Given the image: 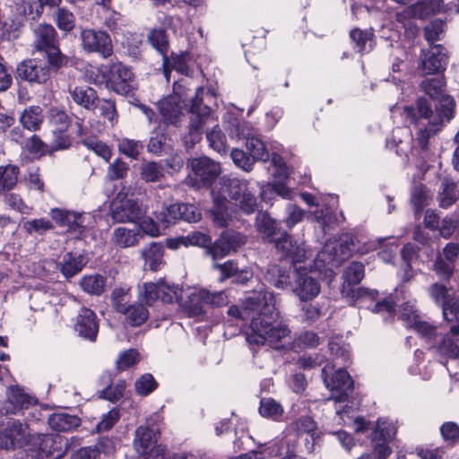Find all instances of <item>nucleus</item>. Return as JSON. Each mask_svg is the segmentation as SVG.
I'll list each match as a JSON object with an SVG mask.
<instances>
[{"instance_id":"25","label":"nucleus","mask_w":459,"mask_h":459,"mask_svg":"<svg viewBox=\"0 0 459 459\" xmlns=\"http://www.w3.org/2000/svg\"><path fill=\"white\" fill-rule=\"evenodd\" d=\"M160 430L154 427L140 426L135 430L134 446L138 453L146 454L151 448L157 446Z\"/></svg>"},{"instance_id":"11","label":"nucleus","mask_w":459,"mask_h":459,"mask_svg":"<svg viewBox=\"0 0 459 459\" xmlns=\"http://www.w3.org/2000/svg\"><path fill=\"white\" fill-rule=\"evenodd\" d=\"M80 40L82 50L87 54H97L103 59L113 55L111 37L102 30L82 29Z\"/></svg>"},{"instance_id":"47","label":"nucleus","mask_w":459,"mask_h":459,"mask_svg":"<svg viewBox=\"0 0 459 459\" xmlns=\"http://www.w3.org/2000/svg\"><path fill=\"white\" fill-rule=\"evenodd\" d=\"M180 211V203L163 206L159 212L157 219L163 228H168L181 220Z\"/></svg>"},{"instance_id":"59","label":"nucleus","mask_w":459,"mask_h":459,"mask_svg":"<svg viewBox=\"0 0 459 459\" xmlns=\"http://www.w3.org/2000/svg\"><path fill=\"white\" fill-rule=\"evenodd\" d=\"M305 215V211L298 205L289 203L285 208L284 223L288 228H292L300 222Z\"/></svg>"},{"instance_id":"26","label":"nucleus","mask_w":459,"mask_h":459,"mask_svg":"<svg viewBox=\"0 0 459 459\" xmlns=\"http://www.w3.org/2000/svg\"><path fill=\"white\" fill-rule=\"evenodd\" d=\"M100 382L107 386L100 392V397L112 403L117 402L124 395L126 388L125 380L120 379L115 385L112 383V373L104 372L100 377Z\"/></svg>"},{"instance_id":"62","label":"nucleus","mask_w":459,"mask_h":459,"mask_svg":"<svg viewBox=\"0 0 459 459\" xmlns=\"http://www.w3.org/2000/svg\"><path fill=\"white\" fill-rule=\"evenodd\" d=\"M321 316L322 312L317 304L302 301L300 306V317L302 321L312 324L318 320Z\"/></svg>"},{"instance_id":"32","label":"nucleus","mask_w":459,"mask_h":459,"mask_svg":"<svg viewBox=\"0 0 459 459\" xmlns=\"http://www.w3.org/2000/svg\"><path fill=\"white\" fill-rule=\"evenodd\" d=\"M162 121L166 125L177 126L182 115L180 106L174 98H169L159 102Z\"/></svg>"},{"instance_id":"10","label":"nucleus","mask_w":459,"mask_h":459,"mask_svg":"<svg viewBox=\"0 0 459 459\" xmlns=\"http://www.w3.org/2000/svg\"><path fill=\"white\" fill-rule=\"evenodd\" d=\"M274 247L281 258L290 259L296 268L299 264H305L313 256V252L305 242L298 241L286 232L275 239Z\"/></svg>"},{"instance_id":"39","label":"nucleus","mask_w":459,"mask_h":459,"mask_svg":"<svg viewBox=\"0 0 459 459\" xmlns=\"http://www.w3.org/2000/svg\"><path fill=\"white\" fill-rule=\"evenodd\" d=\"M195 299L212 307H222L227 305L229 302L228 296L225 291H211L205 289L199 290L197 294L192 299L191 302L193 303Z\"/></svg>"},{"instance_id":"15","label":"nucleus","mask_w":459,"mask_h":459,"mask_svg":"<svg viewBox=\"0 0 459 459\" xmlns=\"http://www.w3.org/2000/svg\"><path fill=\"white\" fill-rule=\"evenodd\" d=\"M447 64L446 49L441 45H433L428 51L422 50L419 68L423 74H438L446 70Z\"/></svg>"},{"instance_id":"22","label":"nucleus","mask_w":459,"mask_h":459,"mask_svg":"<svg viewBox=\"0 0 459 459\" xmlns=\"http://www.w3.org/2000/svg\"><path fill=\"white\" fill-rule=\"evenodd\" d=\"M74 329L80 336L94 342L99 332V323L95 312L82 307L78 313Z\"/></svg>"},{"instance_id":"58","label":"nucleus","mask_w":459,"mask_h":459,"mask_svg":"<svg viewBox=\"0 0 459 459\" xmlns=\"http://www.w3.org/2000/svg\"><path fill=\"white\" fill-rule=\"evenodd\" d=\"M100 112V116L104 119H107L111 125L117 121V112L116 109L115 101L111 100L99 99L97 108Z\"/></svg>"},{"instance_id":"40","label":"nucleus","mask_w":459,"mask_h":459,"mask_svg":"<svg viewBox=\"0 0 459 459\" xmlns=\"http://www.w3.org/2000/svg\"><path fill=\"white\" fill-rule=\"evenodd\" d=\"M265 277L267 281L277 289L284 290L290 284L289 272L277 264L269 267Z\"/></svg>"},{"instance_id":"14","label":"nucleus","mask_w":459,"mask_h":459,"mask_svg":"<svg viewBox=\"0 0 459 459\" xmlns=\"http://www.w3.org/2000/svg\"><path fill=\"white\" fill-rule=\"evenodd\" d=\"M111 218L117 223H136L142 219L144 212L137 201L119 196L111 204Z\"/></svg>"},{"instance_id":"28","label":"nucleus","mask_w":459,"mask_h":459,"mask_svg":"<svg viewBox=\"0 0 459 459\" xmlns=\"http://www.w3.org/2000/svg\"><path fill=\"white\" fill-rule=\"evenodd\" d=\"M73 100L88 110H94L99 102L97 91L89 86H76L70 91Z\"/></svg>"},{"instance_id":"6","label":"nucleus","mask_w":459,"mask_h":459,"mask_svg":"<svg viewBox=\"0 0 459 459\" xmlns=\"http://www.w3.org/2000/svg\"><path fill=\"white\" fill-rule=\"evenodd\" d=\"M354 249L352 238L343 236L339 240L327 241L323 249L317 253L309 266L316 271L331 270L332 267L339 266L350 257Z\"/></svg>"},{"instance_id":"45","label":"nucleus","mask_w":459,"mask_h":459,"mask_svg":"<svg viewBox=\"0 0 459 459\" xmlns=\"http://www.w3.org/2000/svg\"><path fill=\"white\" fill-rule=\"evenodd\" d=\"M246 147L255 160L266 161L270 158L264 143L254 133L246 139Z\"/></svg>"},{"instance_id":"18","label":"nucleus","mask_w":459,"mask_h":459,"mask_svg":"<svg viewBox=\"0 0 459 459\" xmlns=\"http://www.w3.org/2000/svg\"><path fill=\"white\" fill-rule=\"evenodd\" d=\"M320 284L316 279L307 273L302 266L295 268L293 291L300 301L315 299L320 292Z\"/></svg>"},{"instance_id":"36","label":"nucleus","mask_w":459,"mask_h":459,"mask_svg":"<svg viewBox=\"0 0 459 459\" xmlns=\"http://www.w3.org/2000/svg\"><path fill=\"white\" fill-rule=\"evenodd\" d=\"M107 278L99 273L88 274L82 277L80 286L90 295L100 296L105 291Z\"/></svg>"},{"instance_id":"57","label":"nucleus","mask_w":459,"mask_h":459,"mask_svg":"<svg viewBox=\"0 0 459 459\" xmlns=\"http://www.w3.org/2000/svg\"><path fill=\"white\" fill-rule=\"evenodd\" d=\"M437 349L440 355L448 359H456L459 356V346L449 334H446L442 337Z\"/></svg>"},{"instance_id":"30","label":"nucleus","mask_w":459,"mask_h":459,"mask_svg":"<svg viewBox=\"0 0 459 459\" xmlns=\"http://www.w3.org/2000/svg\"><path fill=\"white\" fill-rule=\"evenodd\" d=\"M255 227L262 238L268 241H275V234L278 230V222L273 219L267 212H259L255 218Z\"/></svg>"},{"instance_id":"24","label":"nucleus","mask_w":459,"mask_h":459,"mask_svg":"<svg viewBox=\"0 0 459 459\" xmlns=\"http://www.w3.org/2000/svg\"><path fill=\"white\" fill-rule=\"evenodd\" d=\"M141 238L142 234L135 223L133 228H116L111 236V242L120 248H128L138 245Z\"/></svg>"},{"instance_id":"31","label":"nucleus","mask_w":459,"mask_h":459,"mask_svg":"<svg viewBox=\"0 0 459 459\" xmlns=\"http://www.w3.org/2000/svg\"><path fill=\"white\" fill-rule=\"evenodd\" d=\"M459 198V189L457 185L450 178H444L441 181L440 189L437 195V201L440 207L448 208L454 204Z\"/></svg>"},{"instance_id":"16","label":"nucleus","mask_w":459,"mask_h":459,"mask_svg":"<svg viewBox=\"0 0 459 459\" xmlns=\"http://www.w3.org/2000/svg\"><path fill=\"white\" fill-rule=\"evenodd\" d=\"M244 243L245 237L240 233L225 231L212 246L206 247L205 253L211 255L213 261H216L236 251Z\"/></svg>"},{"instance_id":"3","label":"nucleus","mask_w":459,"mask_h":459,"mask_svg":"<svg viewBox=\"0 0 459 459\" xmlns=\"http://www.w3.org/2000/svg\"><path fill=\"white\" fill-rule=\"evenodd\" d=\"M364 264L360 262H352L343 272V285L342 295L351 298L360 307H367L374 313H382L384 319L393 317L394 307L391 301L384 299L377 301V290L356 287L364 278Z\"/></svg>"},{"instance_id":"7","label":"nucleus","mask_w":459,"mask_h":459,"mask_svg":"<svg viewBox=\"0 0 459 459\" xmlns=\"http://www.w3.org/2000/svg\"><path fill=\"white\" fill-rule=\"evenodd\" d=\"M204 88H196L195 97L191 100L189 109L190 121L188 132L184 136V142L187 148H192L202 139L204 127L214 122L210 107L203 104Z\"/></svg>"},{"instance_id":"38","label":"nucleus","mask_w":459,"mask_h":459,"mask_svg":"<svg viewBox=\"0 0 459 459\" xmlns=\"http://www.w3.org/2000/svg\"><path fill=\"white\" fill-rule=\"evenodd\" d=\"M224 126L230 138L247 139L253 133V129L247 122L234 117L224 121Z\"/></svg>"},{"instance_id":"50","label":"nucleus","mask_w":459,"mask_h":459,"mask_svg":"<svg viewBox=\"0 0 459 459\" xmlns=\"http://www.w3.org/2000/svg\"><path fill=\"white\" fill-rule=\"evenodd\" d=\"M141 178L147 183L158 182L163 176V167L156 161H148L141 166Z\"/></svg>"},{"instance_id":"12","label":"nucleus","mask_w":459,"mask_h":459,"mask_svg":"<svg viewBox=\"0 0 459 459\" xmlns=\"http://www.w3.org/2000/svg\"><path fill=\"white\" fill-rule=\"evenodd\" d=\"M181 292L178 286L160 280L157 282L143 283L139 290V299L148 306H152L158 299L163 303H173L178 299Z\"/></svg>"},{"instance_id":"29","label":"nucleus","mask_w":459,"mask_h":459,"mask_svg":"<svg viewBox=\"0 0 459 459\" xmlns=\"http://www.w3.org/2000/svg\"><path fill=\"white\" fill-rule=\"evenodd\" d=\"M49 427L60 432L71 431L81 424V420L75 415L65 412H56L49 416L48 420Z\"/></svg>"},{"instance_id":"27","label":"nucleus","mask_w":459,"mask_h":459,"mask_svg":"<svg viewBox=\"0 0 459 459\" xmlns=\"http://www.w3.org/2000/svg\"><path fill=\"white\" fill-rule=\"evenodd\" d=\"M87 264L86 257L82 254L66 253L58 264V267L65 279L78 274Z\"/></svg>"},{"instance_id":"19","label":"nucleus","mask_w":459,"mask_h":459,"mask_svg":"<svg viewBox=\"0 0 459 459\" xmlns=\"http://www.w3.org/2000/svg\"><path fill=\"white\" fill-rule=\"evenodd\" d=\"M323 375L326 387L333 392V399L336 402L346 401L353 386V381L349 373L345 369L340 368L328 378L324 369Z\"/></svg>"},{"instance_id":"63","label":"nucleus","mask_w":459,"mask_h":459,"mask_svg":"<svg viewBox=\"0 0 459 459\" xmlns=\"http://www.w3.org/2000/svg\"><path fill=\"white\" fill-rule=\"evenodd\" d=\"M230 156L237 167L247 172L252 170L254 162L255 161L252 156H248L244 151L240 149H233L230 152Z\"/></svg>"},{"instance_id":"9","label":"nucleus","mask_w":459,"mask_h":459,"mask_svg":"<svg viewBox=\"0 0 459 459\" xmlns=\"http://www.w3.org/2000/svg\"><path fill=\"white\" fill-rule=\"evenodd\" d=\"M221 180L238 212L250 215L257 210V198L249 188L248 181L232 177H223Z\"/></svg>"},{"instance_id":"13","label":"nucleus","mask_w":459,"mask_h":459,"mask_svg":"<svg viewBox=\"0 0 459 459\" xmlns=\"http://www.w3.org/2000/svg\"><path fill=\"white\" fill-rule=\"evenodd\" d=\"M399 318L404 322L406 327L413 329L426 340H431L436 335L437 328L421 319L415 301L410 300L401 306Z\"/></svg>"},{"instance_id":"1","label":"nucleus","mask_w":459,"mask_h":459,"mask_svg":"<svg viewBox=\"0 0 459 459\" xmlns=\"http://www.w3.org/2000/svg\"><path fill=\"white\" fill-rule=\"evenodd\" d=\"M444 86L442 78H429L421 82L420 88L431 100L424 97L419 98L415 107L403 108L402 116L409 124L419 126L421 125L420 120H426L427 125L422 124L423 127H418L411 147L404 146L400 137L402 134L409 137L411 131L407 128L394 129L392 138L386 142L387 147L395 149L396 154L400 156L407 155L409 151L417 154L429 152L430 139L441 130L445 122H449L454 117L455 102L451 96L443 94Z\"/></svg>"},{"instance_id":"54","label":"nucleus","mask_w":459,"mask_h":459,"mask_svg":"<svg viewBox=\"0 0 459 459\" xmlns=\"http://www.w3.org/2000/svg\"><path fill=\"white\" fill-rule=\"evenodd\" d=\"M22 228L29 235L33 233L43 235L45 232L53 229V224L48 219L39 218L25 221Z\"/></svg>"},{"instance_id":"33","label":"nucleus","mask_w":459,"mask_h":459,"mask_svg":"<svg viewBox=\"0 0 459 459\" xmlns=\"http://www.w3.org/2000/svg\"><path fill=\"white\" fill-rule=\"evenodd\" d=\"M145 267L156 272L160 268L163 261V247L160 243L152 242L142 251Z\"/></svg>"},{"instance_id":"4","label":"nucleus","mask_w":459,"mask_h":459,"mask_svg":"<svg viewBox=\"0 0 459 459\" xmlns=\"http://www.w3.org/2000/svg\"><path fill=\"white\" fill-rule=\"evenodd\" d=\"M56 437L43 433H31L28 422L7 418L0 423V448L10 451L30 446L32 454L49 451V445H56Z\"/></svg>"},{"instance_id":"34","label":"nucleus","mask_w":459,"mask_h":459,"mask_svg":"<svg viewBox=\"0 0 459 459\" xmlns=\"http://www.w3.org/2000/svg\"><path fill=\"white\" fill-rule=\"evenodd\" d=\"M148 41L161 56L163 67L166 69L169 62L168 57L169 40L163 29H154L148 34Z\"/></svg>"},{"instance_id":"53","label":"nucleus","mask_w":459,"mask_h":459,"mask_svg":"<svg viewBox=\"0 0 459 459\" xmlns=\"http://www.w3.org/2000/svg\"><path fill=\"white\" fill-rule=\"evenodd\" d=\"M298 435L307 434L313 441L318 437L316 421L309 416L300 417L294 423Z\"/></svg>"},{"instance_id":"5","label":"nucleus","mask_w":459,"mask_h":459,"mask_svg":"<svg viewBox=\"0 0 459 459\" xmlns=\"http://www.w3.org/2000/svg\"><path fill=\"white\" fill-rule=\"evenodd\" d=\"M32 47L34 50L44 53L48 64L56 71L68 64L69 57L64 55L58 46V38L53 25L46 22L38 24L32 30Z\"/></svg>"},{"instance_id":"52","label":"nucleus","mask_w":459,"mask_h":459,"mask_svg":"<svg viewBox=\"0 0 459 459\" xmlns=\"http://www.w3.org/2000/svg\"><path fill=\"white\" fill-rule=\"evenodd\" d=\"M126 315V321L132 326H139L143 324L148 316L149 312L143 304H134L127 308L126 312L123 313Z\"/></svg>"},{"instance_id":"37","label":"nucleus","mask_w":459,"mask_h":459,"mask_svg":"<svg viewBox=\"0 0 459 459\" xmlns=\"http://www.w3.org/2000/svg\"><path fill=\"white\" fill-rule=\"evenodd\" d=\"M211 243V238L208 235L195 231L189 233L186 237H181L176 239H169L168 247L176 249L179 245L183 246H199V247H207Z\"/></svg>"},{"instance_id":"46","label":"nucleus","mask_w":459,"mask_h":459,"mask_svg":"<svg viewBox=\"0 0 459 459\" xmlns=\"http://www.w3.org/2000/svg\"><path fill=\"white\" fill-rule=\"evenodd\" d=\"M206 139L210 147L218 153L224 154L227 152L226 136L218 124L213 125L212 128L206 132Z\"/></svg>"},{"instance_id":"56","label":"nucleus","mask_w":459,"mask_h":459,"mask_svg":"<svg viewBox=\"0 0 459 459\" xmlns=\"http://www.w3.org/2000/svg\"><path fill=\"white\" fill-rule=\"evenodd\" d=\"M143 149V143L137 140L123 138L118 142L119 152L131 159H137Z\"/></svg>"},{"instance_id":"21","label":"nucleus","mask_w":459,"mask_h":459,"mask_svg":"<svg viewBox=\"0 0 459 459\" xmlns=\"http://www.w3.org/2000/svg\"><path fill=\"white\" fill-rule=\"evenodd\" d=\"M50 68L49 65L48 66L41 61L30 59L22 62L17 66V74L22 80L30 82L44 83L50 76Z\"/></svg>"},{"instance_id":"49","label":"nucleus","mask_w":459,"mask_h":459,"mask_svg":"<svg viewBox=\"0 0 459 459\" xmlns=\"http://www.w3.org/2000/svg\"><path fill=\"white\" fill-rule=\"evenodd\" d=\"M130 289L126 287L115 288L111 293V302L115 310L123 314L130 307Z\"/></svg>"},{"instance_id":"60","label":"nucleus","mask_w":459,"mask_h":459,"mask_svg":"<svg viewBox=\"0 0 459 459\" xmlns=\"http://www.w3.org/2000/svg\"><path fill=\"white\" fill-rule=\"evenodd\" d=\"M443 440L450 446L459 441V426L454 421H446L440 427Z\"/></svg>"},{"instance_id":"48","label":"nucleus","mask_w":459,"mask_h":459,"mask_svg":"<svg viewBox=\"0 0 459 459\" xmlns=\"http://www.w3.org/2000/svg\"><path fill=\"white\" fill-rule=\"evenodd\" d=\"M259 413L264 418L278 420L283 413V408L273 398H263L260 401Z\"/></svg>"},{"instance_id":"44","label":"nucleus","mask_w":459,"mask_h":459,"mask_svg":"<svg viewBox=\"0 0 459 459\" xmlns=\"http://www.w3.org/2000/svg\"><path fill=\"white\" fill-rule=\"evenodd\" d=\"M214 222L220 227L228 225L231 213L228 208V202L225 198L216 197L211 210Z\"/></svg>"},{"instance_id":"41","label":"nucleus","mask_w":459,"mask_h":459,"mask_svg":"<svg viewBox=\"0 0 459 459\" xmlns=\"http://www.w3.org/2000/svg\"><path fill=\"white\" fill-rule=\"evenodd\" d=\"M19 172L20 169L16 165L0 166V193L9 191L15 186Z\"/></svg>"},{"instance_id":"55","label":"nucleus","mask_w":459,"mask_h":459,"mask_svg":"<svg viewBox=\"0 0 459 459\" xmlns=\"http://www.w3.org/2000/svg\"><path fill=\"white\" fill-rule=\"evenodd\" d=\"M158 386V383L152 374L146 373L136 379L134 383L135 392L141 396H146L152 393Z\"/></svg>"},{"instance_id":"42","label":"nucleus","mask_w":459,"mask_h":459,"mask_svg":"<svg viewBox=\"0 0 459 459\" xmlns=\"http://www.w3.org/2000/svg\"><path fill=\"white\" fill-rule=\"evenodd\" d=\"M53 20L57 28L65 33L70 32L75 27V16L66 7H58L53 13Z\"/></svg>"},{"instance_id":"8","label":"nucleus","mask_w":459,"mask_h":459,"mask_svg":"<svg viewBox=\"0 0 459 459\" xmlns=\"http://www.w3.org/2000/svg\"><path fill=\"white\" fill-rule=\"evenodd\" d=\"M96 72L92 82L95 84L105 83L117 94L127 96L136 89L135 76L132 69L122 63L113 64L108 77L102 68H98Z\"/></svg>"},{"instance_id":"2","label":"nucleus","mask_w":459,"mask_h":459,"mask_svg":"<svg viewBox=\"0 0 459 459\" xmlns=\"http://www.w3.org/2000/svg\"><path fill=\"white\" fill-rule=\"evenodd\" d=\"M228 314L242 321H250L247 341L251 345L267 344L281 350L289 348L292 342L288 325L278 319L273 294L263 287L247 297L241 307H230Z\"/></svg>"},{"instance_id":"61","label":"nucleus","mask_w":459,"mask_h":459,"mask_svg":"<svg viewBox=\"0 0 459 459\" xmlns=\"http://www.w3.org/2000/svg\"><path fill=\"white\" fill-rule=\"evenodd\" d=\"M444 22L440 19H436L432 22H430L425 28H424V34L426 40L429 43L430 46H433L432 44L440 39V35L444 31Z\"/></svg>"},{"instance_id":"23","label":"nucleus","mask_w":459,"mask_h":459,"mask_svg":"<svg viewBox=\"0 0 459 459\" xmlns=\"http://www.w3.org/2000/svg\"><path fill=\"white\" fill-rule=\"evenodd\" d=\"M442 0H424L411 4L403 12L396 14V20L403 22V19L409 16L424 19L427 16L440 11Z\"/></svg>"},{"instance_id":"17","label":"nucleus","mask_w":459,"mask_h":459,"mask_svg":"<svg viewBox=\"0 0 459 459\" xmlns=\"http://www.w3.org/2000/svg\"><path fill=\"white\" fill-rule=\"evenodd\" d=\"M7 398L1 407L2 413L19 414L24 410H28L32 405H37L38 400L24 392L18 385L10 386L6 393Z\"/></svg>"},{"instance_id":"35","label":"nucleus","mask_w":459,"mask_h":459,"mask_svg":"<svg viewBox=\"0 0 459 459\" xmlns=\"http://www.w3.org/2000/svg\"><path fill=\"white\" fill-rule=\"evenodd\" d=\"M19 119L23 128L37 131L43 122L42 108L39 106H30L21 113Z\"/></svg>"},{"instance_id":"64","label":"nucleus","mask_w":459,"mask_h":459,"mask_svg":"<svg viewBox=\"0 0 459 459\" xmlns=\"http://www.w3.org/2000/svg\"><path fill=\"white\" fill-rule=\"evenodd\" d=\"M443 316L447 322L459 320V299L453 296L442 307Z\"/></svg>"},{"instance_id":"43","label":"nucleus","mask_w":459,"mask_h":459,"mask_svg":"<svg viewBox=\"0 0 459 459\" xmlns=\"http://www.w3.org/2000/svg\"><path fill=\"white\" fill-rule=\"evenodd\" d=\"M396 434V428L392 421L379 419L371 433V441L384 440L391 442Z\"/></svg>"},{"instance_id":"51","label":"nucleus","mask_w":459,"mask_h":459,"mask_svg":"<svg viewBox=\"0 0 459 459\" xmlns=\"http://www.w3.org/2000/svg\"><path fill=\"white\" fill-rule=\"evenodd\" d=\"M411 204L414 206L415 213H420L431 200V195L424 185L416 186L411 193Z\"/></svg>"},{"instance_id":"20","label":"nucleus","mask_w":459,"mask_h":459,"mask_svg":"<svg viewBox=\"0 0 459 459\" xmlns=\"http://www.w3.org/2000/svg\"><path fill=\"white\" fill-rule=\"evenodd\" d=\"M188 165L204 186H211L221 173L220 163L208 157L192 159Z\"/></svg>"}]
</instances>
